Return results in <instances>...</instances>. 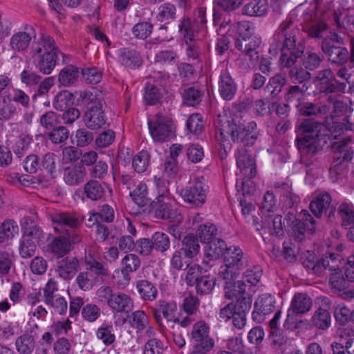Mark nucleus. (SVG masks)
Here are the masks:
<instances>
[{"label":"nucleus","mask_w":354,"mask_h":354,"mask_svg":"<svg viewBox=\"0 0 354 354\" xmlns=\"http://www.w3.org/2000/svg\"><path fill=\"white\" fill-rule=\"evenodd\" d=\"M299 111L304 115H317L323 118L322 122L313 120H304L299 125L297 138V148L302 155L313 154L319 149L332 147V111L327 105L317 106L307 102L302 105Z\"/></svg>","instance_id":"obj_1"},{"label":"nucleus","mask_w":354,"mask_h":354,"mask_svg":"<svg viewBox=\"0 0 354 354\" xmlns=\"http://www.w3.org/2000/svg\"><path fill=\"white\" fill-rule=\"evenodd\" d=\"M313 9L306 10L302 17L304 30L314 38H324L323 52L329 57L332 55V30L327 24L332 16L330 0H313Z\"/></svg>","instance_id":"obj_2"},{"label":"nucleus","mask_w":354,"mask_h":354,"mask_svg":"<svg viewBox=\"0 0 354 354\" xmlns=\"http://www.w3.org/2000/svg\"><path fill=\"white\" fill-rule=\"evenodd\" d=\"M299 32L297 24L290 17L280 25L272 39L269 52L281 50L280 64L282 67L292 66L304 53V46L297 39Z\"/></svg>","instance_id":"obj_3"},{"label":"nucleus","mask_w":354,"mask_h":354,"mask_svg":"<svg viewBox=\"0 0 354 354\" xmlns=\"http://www.w3.org/2000/svg\"><path fill=\"white\" fill-rule=\"evenodd\" d=\"M216 136L221 140H226L230 137L235 143L250 146L254 143L259 133L257 123L254 121L245 124L236 121V119L228 120L224 116L219 115Z\"/></svg>","instance_id":"obj_4"},{"label":"nucleus","mask_w":354,"mask_h":354,"mask_svg":"<svg viewBox=\"0 0 354 354\" xmlns=\"http://www.w3.org/2000/svg\"><path fill=\"white\" fill-rule=\"evenodd\" d=\"M59 53L55 40L46 34H41L38 38H35L30 52L37 68L45 75H49L53 72Z\"/></svg>","instance_id":"obj_5"},{"label":"nucleus","mask_w":354,"mask_h":354,"mask_svg":"<svg viewBox=\"0 0 354 354\" xmlns=\"http://www.w3.org/2000/svg\"><path fill=\"white\" fill-rule=\"evenodd\" d=\"M277 209V199L272 191H268L263 196L259 205L260 215L261 216V225L260 232L265 242L270 241L267 234L277 236L283 234L282 217L279 214L274 215Z\"/></svg>","instance_id":"obj_6"},{"label":"nucleus","mask_w":354,"mask_h":354,"mask_svg":"<svg viewBox=\"0 0 354 354\" xmlns=\"http://www.w3.org/2000/svg\"><path fill=\"white\" fill-rule=\"evenodd\" d=\"M223 261L218 270V275L223 280L235 279L248 266L247 258L238 246L227 248L223 253Z\"/></svg>","instance_id":"obj_7"},{"label":"nucleus","mask_w":354,"mask_h":354,"mask_svg":"<svg viewBox=\"0 0 354 354\" xmlns=\"http://www.w3.org/2000/svg\"><path fill=\"white\" fill-rule=\"evenodd\" d=\"M209 186L203 177L189 180L185 187L177 186L176 193L183 201L193 207H201L206 201Z\"/></svg>","instance_id":"obj_8"},{"label":"nucleus","mask_w":354,"mask_h":354,"mask_svg":"<svg viewBox=\"0 0 354 354\" xmlns=\"http://www.w3.org/2000/svg\"><path fill=\"white\" fill-rule=\"evenodd\" d=\"M23 231L19 241V251L21 258L32 257L36 250V242L41 238V231L37 224L30 218L24 217L21 221Z\"/></svg>","instance_id":"obj_9"},{"label":"nucleus","mask_w":354,"mask_h":354,"mask_svg":"<svg viewBox=\"0 0 354 354\" xmlns=\"http://www.w3.org/2000/svg\"><path fill=\"white\" fill-rule=\"evenodd\" d=\"M285 222L287 226L290 227L295 239L301 241L304 239L306 232L313 234L315 232V220L309 214L308 210H302L296 216L294 212L290 211L286 215Z\"/></svg>","instance_id":"obj_10"},{"label":"nucleus","mask_w":354,"mask_h":354,"mask_svg":"<svg viewBox=\"0 0 354 354\" xmlns=\"http://www.w3.org/2000/svg\"><path fill=\"white\" fill-rule=\"evenodd\" d=\"M127 324L130 328L135 330L136 342H141L143 337H152L156 335V330L151 324L149 317L143 310H136L127 316Z\"/></svg>","instance_id":"obj_11"},{"label":"nucleus","mask_w":354,"mask_h":354,"mask_svg":"<svg viewBox=\"0 0 354 354\" xmlns=\"http://www.w3.org/2000/svg\"><path fill=\"white\" fill-rule=\"evenodd\" d=\"M149 133L154 142H163L174 136L172 120L161 114H156L148 120Z\"/></svg>","instance_id":"obj_12"},{"label":"nucleus","mask_w":354,"mask_h":354,"mask_svg":"<svg viewBox=\"0 0 354 354\" xmlns=\"http://www.w3.org/2000/svg\"><path fill=\"white\" fill-rule=\"evenodd\" d=\"M87 270L80 272L76 277V282L80 289L88 291L99 281V277L107 274L104 266L95 260L87 263Z\"/></svg>","instance_id":"obj_13"},{"label":"nucleus","mask_w":354,"mask_h":354,"mask_svg":"<svg viewBox=\"0 0 354 354\" xmlns=\"http://www.w3.org/2000/svg\"><path fill=\"white\" fill-rule=\"evenodd\" d=\"M210 333V326L204 320H198L194 323L189 333L192 346L202 347L205 350H212L215 346V341Z\"/></svg>","instance_id":"obj_14"},{"label":"nucleus","mask_w":354,"mask_h":354,"mask_svg":"<svg viewBox=\"0 0 354 354\" xmlns=\"http://www.w3.org/2000/svg\"><path fill=\"white\" fill-rule=\"evenodd\" d=\"M151 312L158 323L161 322L163 317L166 319L168 326L171 328H174L176 322H178V306L174 301L160 299L156 302V306L151 308Z\"/></svg>","instance_id":"obj_15"},{"label":"nucleus","mask_w":354,"mask_h":354,"mask_svg":"<svg viewBox=\"0 0 354 354\" xmlns=\"http://www.w3.org/2000/svg\"><path fill=\"white\" fill-rule=\"evenodd\" d=\"M33 37H35L33 28L26 25L23 29L14 32L10 39V48L15 53H24L28 50Z\"/></svg>","instance_id":"obj_16"},{"label":"nucleus","mask_w":354,"mask_h":354,"mask_svg":"<svg viewBox=\"0 0 354 354\" xmlns=\"http://www.w3.org/2000/svg\"><path fill=\"white\" fill-rule=\"evenodd\" d=\"M312 306L311 299L305 293L296 294L291 301L290 306L287 312V317L284 326L290 328L289 324H293L295 321V315L304 314L310 309Z\"/></svg>","instance_id":"obj_17"},{"label":"nucleus","mask_w":354,"mask_h":354,"mask_svg":"<svg viewBox=\"0 0 354 354\" xmlns=\"http://www.w3.org/2000/svg\"><path fill=\"white\" fill-rule=\"evenodd\" d=\"M277 301L274 297L270 294H262L255 301L254 310L252 313L253 320L261 322L265 316L270 315L276 309Z\"/></svg>","instance_id":"obj_18"},{"label":"nucleus","mask_w":354,"mask_h":354,"mask_svg":"<svg viewBox=\"0 0 354 354\" xmlns=\"http://www.w3.org/2000/svg\"><path fill=\"white\" fill-rule=\"evenodd\" d=\"M103 102L98 100L97 104L91 105L84 115L83 120L88 129L97 130L102 128L106 121L102 111Z\"/></svg>","instance_id":"obj_19"},{"label":"nucleus","mask_w":354,"mask_h":354,"mask_svg":"<svg viewBox=\"0 0 354 354\" xmlns=\"http://www.w3.org/2000/svg\"><path fill=\"white\" fill-rule=\"evenodd\" d=\"M51 220L55 231L62 234L69 233L80 223L77 217L68 212L55 213L52 215Z\"/></svg>","instance_id":"obj_20"},{"label":"nucleus","mask_w":354,"mask_h":354,"mask_svg":"<svg viewBox=\"0 0 354 354\" xmlns=\"http://www.w3.org/2000/svg\"><path fill=\"white\" fill-rule=\"evenodd\" d=\"M261 38L256 35L236 40V48L244 53L252 61H257L260 57Z\"/></svg>","instance_id":"obj_21"},{"label":"nucleus","mask_w":354,"mask_h":354,"mask_svg":"<svg viewBox=\"0 0 354 354\" xmlns=\"http://www.w3.org/2000/svg\"><path fill=\"white\" fill-rule=\"evenodd\" d=\"M218 86V93L224 100L229 101L233 99L236 93L237 85L227 70L221 72Z\"/></svg>","instance_id":"obj_22"},{"label":"nucleus","mask_w":354,"mask_h":354,"mask_svg":"<svg viewBox=\"0 0 354 354\" xmlns=\"http://www.w3.org/2000/svg\"><path fill=\"white\" fill-rule=\"evenodd\" d=\"M354 136L352 134H344L338 138L337 135H333V160H351L352 157L348 145L352 142ZM335 162V160H333Z\"/></svg>","instance_id":"obj_23"},{"label":"nucleus","mask_w":354,"mask_h":354,"mask_svg":"<svg viewBox=\"0 0 354 354\" xmlns=\"http://www.w3.org/2000/svg\"><path fill=\"white\" fill-rule=\"evenodd\" d=\"M115 53L117 61L127 68L136 69L142 65V57L134 49L122 48L117 50Z\"/></svg>","instance_id":"obj_24"},{"label":"nucleus","mask_w":354,"mask_h":354,"mask_svg":"<svg viewBox=\"0 0 354 354\" xmlns=\"http://www.w3.org/2000/svg\"><path fill=\"white\" fill-rule=\"evenodd\" d=\"M226 248L225 243L221 239L208 242V244L204 249L205 256L203 263L207 267L213 266L214 261L221 255L223 256Z\"/></svg>","instance_id":"obj_25"},{"label":"nucleus","mask_w":354,"mask_h":354,"mask_svg":"<svg viewBox=\"0 0 354 354\" xmlns=\"http://www.w3.org/2000/svg\"><path fill=\"white\" fill-rule=\"evenodd\" d=\"M234 280H225L226 283L225 288V297L229 299H236L235 303L236 304L239 300L245 297L252 299L250 295L246 292L248 285L245 281L239 280L233 283Z\"/></svg>","instance_id":"obj_26"},{"label":"nucleus","mask_w":354,"mask_h":354,"mask_svg":"<svg viewBox=\"0 0 354 354\" xmlns=\"http://www.w3.org/2000/svg\"><path fill=\"white\" fill-rule=\"evenodd\" d=\"M236 166L243 174L250 173L252 177L256 175V167L254 160L248 154L247 150L243 147H239L235 152Z\"/></svg>","instance_id":"obj_27"},{"label":"nucleus","mask_w":354,"mask_h":354,"mask_svg":"<svg viewBox=\"0 0 354 354\" xmlns=\"http://www.w3.org/2000/svg\"><path fill=\"white\" fill-rule=\"evenodd\" d=\"M113 312L118 313H129L133 307L131 297L124 292H115L107 305Z\"/></svg>","instance_id":"obj_28"},{"label":"nucleus","mask_w":354,"mask_h":354,"mask_svg":"<svg viewBox=\"0 0 354 354\" xmlns=\"http://www.w3.org/2000/svg\"><path fill=\"white\" fill-rule=\"evenodd\" d=\"M78 269V259L73 257H66L58 262L56 271L62 279L70 280L75 275Z\"/></svg>","instance_id":"obj_29"},{"label":"nucleus","mask_w":354,"mask_h":354,"mask_svg":"<svg viewBox=\"0 0 354 354\" xmlns=\"http://www.w3.org/2000/svg\"><path fill=\"white\" fill-rule=\"evenodd\" d=\"M86 175V169L83 165L75 164L65 168L64 180L69 186H75L82 183Z\"/></svg>","instance_id":"obj_30"},{"label":"nucleus","mask_w":354,"mask_h":354,"mask_svg":"<svg viewBox=\"0 0 354 354\" xmlns=\"http://www.w3.org/2000/svg\"><path fill=\"white\" fill-rule=\"evenodd\" d=\"M178 30L183 37V41L198 39L197 35L203 30L197 24H195L191 17L185 15L178 21Z\"/></svg>","instance_id":"obj_31"},{"label":"nucleus","mask_w":354,"mask_h":354,"mask_svg":"<svg viewBox=\"0 0 354 354\" xmlns=\"http://www.w3.org/2000/svg\"><path fill=\"white\" fill-rule=\"evenodd\" d=\"M171 200H164L162 201H158L154 207L155 216L157 218L178 221L180 216L178 214L177 211L170 203Z\"/></svg>","instance_id":"obj_32"},{"label":"nucleus","mask_w":354,"mask_h":354,"mask_svg":"<svg viewBox=\"0 0 354 354\" xmlns=\"http://www.w3.org/2000/svg\"><path fill=\"white\" fill-rule=\"evenodd\" d=\"M252 299L249 297L243 298L238 301V310L232 317L234 326L238 328H243L247 322V314L252 306Z\"/></svg>","instance_id":"obj_33"},{"label":"nucleus","mask_w":354,"mask_h":354,"mask_svg":"<svg viewBox=\"0 0 354 354\" xmlns=\"http://www.w3.org/2000/svg\"><path fill=\"white\" fill-rule=\"evenodd\" d=\"M122 268L120 273L123 277L122 285H127L130 281L129 272L136 271L140 266L139 257L134 254H128L122 259Z\"/></svg>","instance_id":"obj_34"},{"label":"nucleus","mask_w":354,"mask_h":354,"mask_svg":"<svg viewBox=\"0 0 354 354\" xmlns=\"http://www.w3.org/2000/svg\"><path fill=\"white\" fill-rule=\"evenodd\" d=\"M95 336L106 346L113 345L116 340L113 326L111 323H103L96 330Z\"/></svg>","instance_id":"obj_35"},{"label":"nucleus","mask_w":354,"mask_h":354,"mask_svg":"<svg viewBox=\"0 0 354 354\" xmlns=\"http://www.w3.org/2000/svg\"><path fill=\"white\" fill-rule=\"evenodd\" d=\"M268 10L267 0H252L243 6L242 12L251 17H260L266 15Z\"/></svg>","instance_id":"obj_36"},{"label":"nucleus","mask_w":354,"mask_h":354,"mask_svg":"<svg viewBox=\"0 0 354 354\" xmlns=\"http://www.w3.org/2000/svg\"><path fill=\"white\" fill-rule=\"evenodd\" d=\"M183 41L187 60L194 64L200 63L202 61V49L198 39Z\"/></svg>","instance_id":"obj_37"},{"label":"nucleus","mask_w":354,"mask_h":354,"mask_svg":"<svg viewBox=\"0 0 354 354\" xmlns=\"http://www.w3.org/2000/svg\"><path fill=\"white\" fill-rule=\"evenodd\" d=\"M330 201L331 197L329 194H321L310 202V209L315 216L319 217L324 211L327 214V208Z\"/></svg>","instance_id":"obj_38"},{"label":"nucleus","mask_w":354,"mask_h":354,"mask_svg":"<svg viewBox=\"0 0 354 354\" xmlns=\"http://www.w3.org/2000/svg\"><path fill=\"white\" fill-rule=\"evenodd\" d=\"M136 289L142 300L153 301L157 297V288L151 282L147 280L138 281L136 284Z\"/></svg>","instance_id":"obj_39"},{"label":"nucleus","mask_w":354,"mask_h":354,"mask_svg":"<svg viewBox=\"0 0 354 354\" xmlns=\"http://www.w3.org/2000/svg\"><path fill=\"white\" fill-rule=\"evenodd\" d=\"M176 18L175 5L167 2L159 6L157 10L156 19L160 22L169 24Z\"/></svg>","instance_id":"obj_40"},{"label":"nucleus","mask_w":354,"mask_h":354,"mask_svg":"<svg viewBox=\"0 0 354 354\" xmlns=\"http://www.w3.org/2000/svg\"><path fill=\"white\" fill-rule=\"evenodd\" d=\"M80 71L78 68L68 65L61 70L59 74V82L64 86L73 84L78 78Z\"/></svg>","instance_id":"obj_41"},{"label":"nucleus","mask_w":354,"mask_h":354,"mask_svg":"<svg viewBox=\"0 0 354 354\" xmlns=\"http://www.w3.org/2000/svg\"><path fill=\"white\" fill-rule=\"evenodd\" d=\"M130 196L135 203L139 207L147 205L150 201L148 196L147 187L143 183H139L136 185L135 189L130 192Z\"/></svg>","instance_id":"obj_42"},{"label":"nucleus","mask_w":354,"mask_h":354,"mask_svg":"<svg viewBox=\"0 0 354 354\" xmlns=\"http://www.w3.org/2000/svg\"><path fill=\"white\" fill-rule=\"evenodd\" d=\"M316 84L322 93H332V71L329 68L321 71L316 77Z\"/></svg>","instance_id":"obj_43"},{"label":"nucleus","mask_w":354,"mask_h":354,"mask_svg":"<svg viewBox=\"0 0 354 354\" xmlns=\"http://www.w3.org/2000/svg\"><path fill=\"white\" fill-rule=\"evenodd\" d=\"M240 205L241 206L242 214L245 217L246 222L254 225L256 230L262 232L261 230V224L259 223L258 218L252 214L255 210V206L252 203L248 202L246 200H241Z\"/></svg>","instance_id":"obj_44"},{"label":"nucleus","mask_w":354,"mask_h":354,"mask_svg":"<svg viewBox=\"0 0 354 354\" xmlns=\"http://www.w3.org/2000/svg\"><path fill=\"white\" fill-rule=\"evenodd\" d=\"M162 91L150 82L146 83L145 86L144 100L147 104L153 105L161 100Z\"/></svg>","instance_id":"obj_45"},{"label":"nucleus","mask_w":354,"mask_h":354,"mask_svg":"<svg viewBox=\"0 0 354 354\" xmlns=\"http://www.w3.org/2000/svg\"><path fill=\"white\" fill-rule=\"evenodd\" d=\"M182 250L187 258H193L200 250V245L198 239L193 234H187L183 241Z\"/></svg>","instance_id":"obj_46"},{"label":"nucleus","mask_w":354,"mask_h":354,"mask_svg":"<svg viewBox=\"0 0 354 354\" xmlns=\"http://www.w3.org/2000/svg\"><path fill=\"white\" fill-rule=\"evenodd\" d=\"M48 247L53 253L62 257L70 251L71 243L66 237L60 236L55 238Z\"/></svg>","instance_id":"obj_47"},{"label":"nucleus","mask_w":354,"mask_h":354,"mask_svg":"<svg viewBox=\"0 0 354 354\" xmlns=\"http://www.w3.org/2000/svg\"><path fill=\"white\" fill-rule=\"evenodd\" d=\"M149 339L145 343L142 353L143 354H163L166 346L160 339L153 337H148Z\"/></svg>","instance_id":"obj_48"},{"label":"nucleus","mask_w":354,"mask_h":354,"mask_svg":"<svg viewBox=\"0 0 354 354\" xmlns=\"http://www.w3.org/2000/svg\"><path fill=\"white\" fill-rule=\"evenodd\" d=\"M84 193L89 199L96 201L103 196L104 190L100 182L91 180L84 185Z\"/></svg>","instance_id":"obj_49"},{"label":"nucleus","mask_w":354,"mask_h":354,"mask_svg":"<svg viewBox=\"0 0 354 354\" xmlns=\"http://www.w3.org/2000/svg\"><path fill=\"white\" fill-rule=\"evenodd\" d=\"M150 156L145 150L138 153L132 160V167L137 173H143L147 171L149 165Z\"/></svg>","instance_id":"obj_50"},{"label":"nucleus","mask_w":354,"mask_h":354,"mask_svg":"<svg viewBox=\"0 0 354 354\" xmlns=\"http://www.w3.org/2000/svg\"><path fill=\"white\" fill-rule=\"evenodd\" d=\"M194 286L198 294L206 295L209 293L214 288L215 279L209 274L202 275Z\"/></svg>","instance_id":"obj_51"},{"label":"nucleus","mask_w":354,"mask_h":354,"mask_svg":"<svg viewBox=\"0 0 354 354\" xmlns=\"http://www.w3.org/2000/svg\"><path fill=\"white\" fill-rule=\"evenodd\" d=\"M153 183L156 189V199L158 201L171 200L172 197L168 188L169 183L167 181L155 176Z\"/></svg>","instance_id":"obj_52"},{"label":"nucleus","mask_w":354,"mask_h":354,"mask_svg":"<svg viewBox=\"0 0 354 354\" xmlns=\"http://www.w3.org/2000/svg\"><path fill=\"white\" fill-rule=\"evenodd\" d=\"M217 232L216 227L214 224L207 223L201 225L197 230V235L201 242L208 243L213 240Z\"/></svg>","instance_id":"obj_53"},{"label":"nucleus","mask_w":354,"mask_h":354,"mask_svg":"<svg viewBox=\"0 0 354 354\" xmlns=\"http://www.w3.org/2000/svg\"><path fill=\"white\" fill-rule=\"evenodd\" d=\"M203 91L195 87L185 89L183 94V102L187 106H194L200 103L203 96Z\"/></svg>","instance_id":"obj_54"},{"label":"nucleus","mask_w":354,"mask_h":354,"mask_svg":"<svg viewBox=\"0 0 354 354\" xmlns=\"http://www.w3.org/2000/svg\"><path fill=\"white\" fill-rule=\"evenodd\" d=\"M32 138L28 134H21L16 142L13 151L18 158L23 157L28 151Z\"/></svg>","instance_id":"obj_55"},{"label":"nucleus","mask_w":354,"mask_h":354,"mask_svg":"<svg viewBox=\"0 0 354 354\" xmlns=\"http://www.w3.org/2000/svg\"><path fill=\"white\" fill-rule=\"evenodd\" d=\"M57 156L54 153H47L40 162L41 167L51 176L54 177L57 172Z\"/></svg>","instance_id":"obj_56"},{"label":"nucleus","mask_w":354,"mask_h":354,"mask_svg":"<svg viewBox=\"0 0 354 354\" xmlns=\"http://www.w3.org/2000/svg\"><path fill=\"white\" fill-rule=\"evenodd\" d=\"M286 83V79L282 74H277L270 79L266 89L271 95H277L281 91Z\"/></svg>","instance_id":"obj_57"},{"label":"nucleus","mask_w":354,"mask_h":354,"mask_svg":"<svg viewBox=\"0 0 354 354\" xmlns=\"http://www.w3.org/2000/svg\"><path fill=\"white\" fill-rule=\"evenodd\" d=\"M153 27V24L149 22L137 23L132 28V33L136 38L144 40L151 35Z\"/></svg>","instance_id":"obj_58"},{"label":"nucleus","mask_w":354,"mask_h":354,"mask_svg":"<svg viewBox=\"0 0 354 354\" xmlns=\"http://www.w3.org/2000/svg\"><path fill=\"white\" fill-rule=\"evenodd\" d=\"M275 108V104L268 99H259L254 102L253 109L258 115H267Z\"/></svg>","instance_id":"obj_59"},{"label":"nucleus","mask_w":354,"mask_h":354,"mask_svg":"<svg viewBox=\"0 0 354 354\" xmlns=\"http://www.w3.org/2000/svg\"><path fill=\"white\" fill-rule=\"evenodd\" d=\"M262 275V269L260 266H252L248 268L243 274L242 281L251 286L256 285L260 280Z\"/></svg>","instance_id":"obj_60"},{"label":"nucleus","mask_w":354,"mask_h":354,"mask_svg":"<svg viewBox=\"0 0 354 354\" xmlns=\"http://www.w3.org/2000/svg\"><path fill=\"white\" fill-rule=\"evenodd\" d=\"M203 126V117L199 113L191 115L186 122L187 129L195 135H198L201 133Z\"/></svg>","instance_id":"obj_61"},{"label":"nucleus","mask_w":354,"mask_h":354,"mask_svg":"<svg viewBox=\"0 0 354 354\" xmlns=\"http://www.w3.org/2000/svg\"><path fill=\"white\" fill-rule=\"evenodd\" d=\"M35 347L34 339L31 336L23 335L16 341V348L21 354H30Z\"/></svg>","instance_id":"obj_62"},{"label":"nucleus","mask_w":354,"mask_h":354,"mask_svg":"<svg viewBox=\"0 0 354 354\" xmlns=\"http://www.w3.org/2000/svg\"><path fill=\"white\" fill-rule=\"evenodd\" d=\"M153 248L158 251L165 252L169 248L170 241L169 236L160 232L153 234L151 238Z\"/></svg>","instance_id":"obj_63"},{"label":"nucleus","mask_w":354,"mask_h":354,"mask_svg":"<svg viewBox=\"0 0 354 354\" xmlns=\"http://www.w3.org/2000/svg\"><path fill=\"white\" fill-rule=\"evenodd\" d=\"M313 322L315 326L321 329L328 328L330 324L329 312L322 308H319L313 316Z\"/></svg>","instance_id":"obj_64"}]
</instances>
